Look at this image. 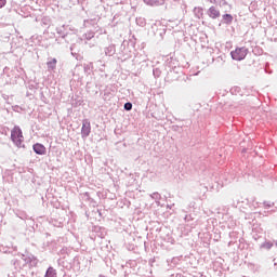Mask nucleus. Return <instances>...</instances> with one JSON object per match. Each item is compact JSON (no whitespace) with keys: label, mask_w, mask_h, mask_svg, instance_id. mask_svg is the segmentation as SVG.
I'll list each match as a JSON object with an SVG mask.
<instances>
[{"label":"nucleus","mask_w":277,"mask_h":277,"mask_svg":"<svg viewBox=\"0 0 277 277\" xmlns=\"http://www.w3.org/2000/svg\"><path fill=\"white\" fill-rule=\"evenodd\" d=\"M11 140L17 148H25V136H23V130L18 127H14L13 130L11 131Z\"/></svg>","instance_id":"1"},{"label":"nucleus","mask_w":277,"mask_h":277,"mask_svg":"<svg viewBox=\"0 0 277 277\" xmlns=\"http://www.w3.org/2000/svg\"><path fill=\"white\" fill-rule=\"evenodd\" d=\"M232 60L236 62H241V60H246V55H248V50L246 48H237L235 51L230 52Z\"/></svg>","instance_id":"2"},{"label":"nucleus","mask_w":277,"mask_h":277,"mask_svg":"<svg viewBox=\"0 0 277 277\" xmlns=\"http://www.w3.org/2000/svg\"><path fill=\"white\" fill-rule=\"evenodd\" d=\"M90 132H91L90 121L84 120L82 122V129H81L82 137H88L90 135Z\"/></svg>","instance_id":"3"},{"label":"nucleus","mask_w":277,"mask_h":277,"mask_svg":"<svg viewBox=\"0 0 277 277\" xmlns=\"http://www.w3.org/2000/svg\"><path fill=\"white\" fill-rule=\"evenodd\" d=\"M207 14L210 18H220L221 14H220V10L215 6H210L209 10L207 11Z\"/></svg>","instance_id":"4"},{"label":"nucleus","mask_w":277,"mask_h":277,"mask_svg":"<svg viewBox=\"0 0 277 277\" xmlns=\"http://www.w3.org/2000/svg\"><path fill=\"white\" fill-rule=\"evenodd\" d=\"M32 149L35 150L36 155H47V147L40 143L35 144Z\"/></svg>","instance_id":"5"},{"label":"nucleus","mask_w":277,"mask_h":277,"mask_svg":"<svg viewBox=\"0 0 277 277\" xmlns=\"http://www.w3.org/2000/svg\"><path fill=\"white\" fill-rule=\"evenodd\" d=\"M147 5H163V0H143Z\"/></svg>","instance_id":"6"},{"label":"nucleus","mask_w":277,"mask_h":277,"mask_svg":"<svg viewBox=\"0 0 277 277\" xmlns=\"http://www.w3.org/2000/svg\"><path fill=\"white\" fill-rule=\"evenodd\" d=\"M44 277H57V272L53 267H49Z\"/></svg>","instance_id":"7"},{"label":"nucleus","mask_w":277,"mask_h":277,"mask_svg":"<svg viewBox=\"0 0 277 277\" xmlns=\"http://www.w3.org/2000/svg\"><path fill=\"white\" fill-rule=\"evenodd\" d=\"M55 66H57V60L56 58H52L50 62H48L49 70H55Z\"/></svg>","instance_id":"8"},{"label":"nucleus","mask_w":277,"mask_h":277,"mask_svg":"<svg viewBox=\"0 0 277 277\" xmlns=\"http://www.w3.org/2000/svg\"><path fill=\"white\" fill-rule=\"evenodd\" d=\"M150 198H151L153 200H155L157 205H160L159 201L161 200V195H159V193H153V194L150 195Z\"/></svg>","instance_id":"9"},{"label":"nucleus","mask_w":277,"mask_h":277,"mask_svg":"<svg viewBox=\"0 0 277 277\" xmlns=\"http://www.w3.org/2000/svg\"><path fill=\"white\" fill-rule=\"evenodd\" d=\"M223 21H225V23H233V15L230 14L223 15Z\"/></svg>","instance_id":"10"},{"label":"nucleus","mask_w":277,"mask_h":277,"mask_svg":"<svg viewBox=\"0 0 277 277\" xmlns=\"http://www.w3.org/2000/svg\"><path fill=\"white\" fill-rule=\"evenodd\" d=\"M194 12H195L196 16H198V18H200V16H202V9L201 8H195Z\"/></svg>","instance_id":"11"},{"label":"nucleus","mask_w":277,"mask_h":277,"mask_svg":"<svg viewBox=\"0 0 277 277\" xmlns=\"http://www.w3.org/2000/svg\"><path fill=\"white\" fill-rule=\"evenodd\" d=\"M274 243L272 242H264L262 245V248H265L266 250H271V248H273Z\"/></svg>","instance_id":"12"},{"label":"nucleus","mask_w":277,"mask_h":277,"mask_svg":"<svg viewBox=\"0 0 277 277\" xmlns=\"http://www.w3.org/2000/svg\"><path fill=\"white\" fill-rule=\"evenodd\" d=\"M124 109H126V111H131V110L133 109V104H131V103H126V104H124Z\"/></svg>","instance_id":"13"},{"label":"nucleus","mask_w":277,"mask_h":277,"mask_svg":"<svg viewBox=\"0 0 277 277\" xmlns=\"http://www.w3.org/2000/svg\"><path fill=\"white\" fill-rule=\"evenodd\" d=\"M272 207H274V202H272V201H265L264 202V208L265 209H272Z\"/></svg>","instance_id":"14"},{"label":"nucleus","mask_w":277,"mask_h":277,"mask_svg":"<svg viewBox=\"0 0 277 277\" xmlns=\"http://www.w3.org/2000/svg\"><path fill=\"white\" fill-rule=\"evenodd\" d=\"M87 40H92V38H94V32H89L88 35H85Z\"/></svg>","instance_id":"15"},{"label":"nucleus","mask_w":277,"mask_h":277,"mask_svg":"<svg viewBox=\"0 0 277 277\" xmlns=\"http://www.w3.org/2000/svg\"><path fill=\"white\" fill-rule=\"evenodd\" d=\"M5 3H8L6 0H0V9L4 8Z\"/></svg>","instance_id":"16"},{"label":"nucleus","mask_w":277,"mask_h":277,"mask_svg":"<svg viewBox=\"0 0 277 277\" xmlns=\"http://www.w3.org/2000/svg\"><path fill=\"white\" fill-rule=\"evenodd\" d=\"M210 3H217V0H209Z\"/></svg>","instance_id":"17"},{"label":"nucleus","mask_w":277,"mask_h":277,"mask_svg":"<svg viewBox=\"0 0 277 277\" xmlns=\"http://www.w3.org/2000/svg\"><path fill=\"white\" fill-rule=\"evenodd\" d=\"M276 246H277V240H276Z\"/></svg>","instance_id":"18"}]
</instances>
